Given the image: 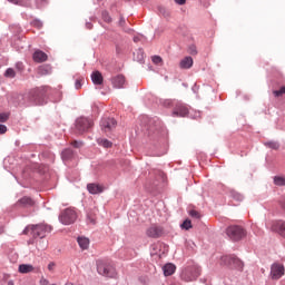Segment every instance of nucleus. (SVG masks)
I'll return each instance as SVG.
<instances>
[{
    "instance_id": "f257e3e1",
    "label": "nucleus",
    "mask_w": 285,
    "mask_h": 285,
    "mask_svg": "<svg viewBox=\"0 0 285 285\" xmlns=\"http://www.w3.org/2000/svg\"><path fill=\"white\" fill-rule=\"evenodd\" d=\"M96 266L98 274L102 275L104 277H116L117 275V269H115V266H112V264L106 259H98Z\"/></svg>"
},
{
    "instance_id": "f03ea898",
    "label": "nucleus",
    "mask_w": 285,
    "mask_h": 285,
    "mask_svg": "<svg viewBox=\"0 0 285 285\" xmlns=\"http://www.w3.org/2000/svg\"><path fill=\"white\" fill-rule=\"evenodd\" d=\"M202 275V268L197 265L187 266L181 273H180V279L183 282H195L197 277Z\"/></svg>"
},
{
    "instance_id": "7ed1b4c3",
    "label": "nucleus",
    "mask_w": 285,
    "mask_h": 285,
    "mask_svg": "<svg viewBox=\"0 0 285 285\" xmlns=\"http://www.w3.org/2000/svg\"><path fill=\"white\" fill-rule=\"evenodd\" d=\"M77 210L75 208H66L61 212L58 219L60 224H63V226H70V224H75L77 222Z\"/></svg>"
},
{
    "instance_id": "20e7f679",
    "label": "nucleus",
    "mask_w": 285,
    "mask_h": 285,
    "mask_svg": "<svg viewBox=\"0 0 285 285\" xmlns=\"http://www.w3.org/2000/svg\"><path fill=\"white\" fill-rule=\"evenodd\" d=\"M46 91L45 87L37 88L30 91L29 98L33 106H43L46 104Z\"/></svg>"
},
{
    "instance_id": "39448f33",
    "label": "nucleus",
    "mask_w": 285,
    "mask_h": 285,
    "mask_svg": "<svg viewBox=\"0 0 285 285\" xmlns=\"http://www.w3.org/2000/svg\"><path fill=\"white\" fill-rule=\"evenodd\" d=\"M52 232V226L46 224V223H40L37 225H31V235L35 239L39 237L40 239H43L48 233Z\"/></svg>"
},
{
    "instance_id": "423d86ee",
    "label": "nucleus",
    "mask_w": 285,
    "mask_h": 285,
    "mask_svg": "<svg viewBox=\"0 0 285 285\" xmlns=\"http://www.w3.org/2000/svg\"><path fill=\"white\" fill-rule=\"evenodd\" d=\"M220 264H224V266H230V268H236L237 271L244 269V262L235 255L223 256L220 258Z\"/></svg>"
},
{
    "instance_id": "0eeeda50",
    "label": "nucleus",
    "mask_w": 285,
    "mask_h": 285,
    "mask_svg": "<svg viewBox=\"0 0 285 285\" xmlns=\"http://www.w3.org/2000/svg\"><path fill=\"white\" fill-rule=\"evenodd\" d=\"M226 235L233 242H239V239L246 237V232L242 228V226L232 225L226 228Z\"/></svg>"
},
{
    "instance_id": "6e6552de",
    "label": "nucleus",
    "mask_w": 285,
    "mask_h": 285,
    "mask_svg": "<svg viewBox=\"0 0 285 285\" xmlns=\"http://www.w3.org/2000/svg\"><path fill=\"white\" fill-rule=\"evenodd\" d=\"M92 128V119L80 117L76 120V130L79 135H82V132H88Z\"/></svg>"
},
{
    "instance_id": "1a4fd4ad",
    "label": "nucleus",
    "mask_w": 285,
    "mask_h": 285,
    "mask_svg": "<svg viewBox=\"0 0 285 285\" xmlns=\"http://www.w3.org/2000/svg\"><path fill=\"white\" fill-rule=\"evenodd\" d=\"M170 104L175 106L173 110V117H186V115H188V107H186V105H184L183 102H173L170 100H167V105L170 106Z\"/></svg>"
},
{
    "instance_id": "9d476101",
    "label": "nucleus",
    "mask_w": 285,
    "mask_h": 285,
    "mask_svg": "<svg viewBox=\"0 0 285 285\" xmlns=\"http://www.w3.org/2000/svg\"><path fill=\"white\" fill-rule=\"evenodd\" d=\"M100 128L104 132H110L117 128V120H115V118H102L100 121Z\"/></svg>"
},
{
    "instance_id": "9b49d317",
    "label": "nucleus",
    "mask_w": 285,
    "mask_h": 285,
    "mask_svg": "<svg viewBox=\"0 0 285 285\" xmlns=\"http://www.w3.org/2000/svg\"><path fill=\"white\" fill-rule=\"evenodd\" d=\"M284 271H285V269H284V265L274 263V264L271 266L272 279H281L282 276L284 275Z\"/></svg>"
},
{
    "instance_id": "f8f14e48",
    "label": "nucleus",
    "mask_w": 285,
    "mask_h": 285,
    "mask_svg": "<svg viewBox=\"0 0 285 285\" xmlns=\"http://www.w3.org/2000/svg\"><path fill=\"white\" fill-rule=\"evenodd\" d=\"M35 204V199H32L30 196H24L18 199L16 206H18V208H32Z\"/></svg>"
},
{
    "instance_id": "ddd939ff",
    "label": "nucleus",
    "mask_w": 285,
    "mask_h": 285,
    "mask_svg": "<svg viewBox=\"0 0 285 285\" xmlns=\"http://www.w3.org/2000/svg\"><path fill=\"white\" fill-rule=\"evenodd\" d=\"M272 230L274 233H278L282 237H285V222L284 220H276L272 224Z\"/></svg>"
},
{
    "instance_id": "4468645a",
    "label": "nucleus",
    "mask_w": 285,
    "mask_h": 285,
    "mask_svg": "<svg viewBox=\"0 0 285 285\" xmlns=\"http://www.w3.org/2000/svg\"><path fill=\"white\" fill-rule=\"evenodd\" d=\"M164 235V229L161 227L153 226L147 229V237H151L153 239H157Z\"/></svg>"
},
{
    "instance_id": "2eb2a0df",
    "label": "nucleus",
    "mask_w": 285,
    "mask_h": 285,
    "mask_svg": "<svg viewBox=\"0 0 285 285\" xmlns=\"http://www.w3.org/2000/svg\"><path fill=\"white\" fill-rule=\"evenodd\" d=\"M111 83L114 88L121 89L126 86V77L124 75H118L111 78Z\"/></svg>"
},
{
    "instance_id": "dca6fc26",
    "label": "nucleus",
    "mask_w": 285,
    "mask_h": 285,
    "mask_svg": "<svg viewBox=\"0 0 285 285\" xmlns=\"http://www.w3.org/2000/svg\"><path fill=\"white\" fill-rule=\"evenodd\" d=\"M32 59L36 61V63H43V61H48V55L41 50H36Z\"/></svg>"
},
{
    "instance_id": "f3484780",
    "label": "nucleus",
    "mask_w": 285,
    "mask_h": 285,
    "mask_svg": "<svg viewBox=\"0 0 285 285\" xmlns=\"http://www.w3.org/2000/svg\"><path fill=\"white\" fill-rule=\"evenodd\" d=\"M193 57L187 56L184 59L180 60L179 62V69L180 70H190V68H193Z\"/></svg>"
},
{
    "instance_id": "a211bd4d",
    "label": "nucleus",
    "mask_w": 285,
    "mask_h": 285,
    "mask_svg": "<svg viewBox=\"0 0 285 285\" xmlns=\"http://www.w3.org/2000/svg\"><path fill=\"white\" fill-rule=\"evenodd\" d=\"M177 271V266L173 263H167L163 266V273L165 277H170V275H175V272Z\"/></svg>"
},
{
    "instance_id": "6ab92c4d",
    "label": "nucleus",
    "mask_w": 285,
    "mask_h": 285,
    "mask_svg": "<svg viewBox=\"0 0 285 285\" xmlns=\"http://www.w3.org/2000/svg\"><path fill=\"white\" fill-rule=\"evenodd\" d=\"M87 190H88V193H90V195H99V194L104 193V187H101L100 185H97L95 183H91V184L87 185Z\"/></svg>"
},
{
    "instance_id": "aec40b11",
    "label": "nucleus",
    "mask_w": 285,
    "mask_h": 285,
    "mask_svg": "<svg viewBox=\"0 0 285 285\" xmlns=\"http://www.w3.org/2000/svg\"><path fill=\"white\" fill-rule=\"evenodd\" d=\"M148 128L151 132H155V130H159V128H161V120H159V118L157 117L149 119Z\"/></svg>"
},
{
    "instance_id": "412c9836",
    "label": "nucleus",
    "mask_w": 285,
    "mask_h": 285,
    "mask_svg": "<svg viewBox=\"0 0 285 285\" xmlns=\"http://www.w3.org/2000/svg\"><path fill=\"white\" fill-rule=\"evenodd\" d=\"M62 161H70V159H75V150L72 148H66L61 153Z\"/></svg>"
},
{
    "instance_id": "4be33fe9",
    "label": "nucleus",
    "mask_w": 285,
    "mask_h": 285,
    "mask_svg": "<svg viewBox=\"0 0 285 285\" xmlns=\"http://www.w3.org/2000/svg\"><path fill=\"white\" fill-rule=\"evenodd\" d=\"M91 81L95 86H101L104 83V76L99 71L91 73Z\"/></svg>"
},
{
    "instance_id": "5701e85b",
    "label": "nucleus",
    "mask_w": 285,
    "mask_h": 285,
    "mask_svg": "<svg viewBox=\"0 0 285 285\" xmlns=\"http://www.w3.org/2000/svg\"><path fill=\"white\" fill-rule=\"evenodd\" d=\"M77 242L82 250H88V247L90 246V239L86 237H78Z\"/></svg>"
},
{
    "instance_id": "b1692460",
    "label": "nucleus",
    "mask_w": 285,
    "mask_h": 285,
    "mask_svg": "<svg viewBox=\"0 0 285 285\" xmlns=\"http://www.w3.org/2000/svg\"><path fill=\"white\" fill-rule=\"evenodd\" d=\"M18 271L22 274L32 273V271H35V266H32L31 264H21L19 265Z\"/></svg>"
},
{
    "instance_id": "393cba45",
    "label": "nucleus",
    "mask_w": 285,
    "mask_h": 285,
    "mask_svg": "<svg viewBox=\"0 0 285 285\" xmlns=\"http://www.w3.org/2000/svg\"><path fill=\"white\" fill-rule=\"evenodd\" d=\"M264 146H266V148H271V150H279V142L275 140L266 141L264 142Z\"/></svg>"
},
{
    "instance_id": "a878e982",
    "label": "nucleus",
    "mask_w": 285,
    "mask_h": 285,
    "mask_svg": "<svg viewBox=\"0 0 285 285\" xmlns=\"http://www.w3.org/2000/svg\"><path fill=\"white\" fill-rule=\"evenodd\" d=\"M229 193L232 199H234L235 202H244V195L239 194V191H235L234 189H232Z\"/></svg>"
},
{
    "instance_id": "bb28decb",
    "label": "nucleus",
    "mask_w": 285,
    "mask_h": 285,
    "mask_svg": "<svg viewBox=\"0 0 285 285\" xmlns=\"http://www.w3.org/2000/svg\"><path fill=\"white\" fill-rule=\"evenodd\" d=\"M98 145L102 146L104 148H111L112 147V142L106 138H99L98 140Z\"/></svg>"
},
{
    "instance_id": "cd10ccee",
    "label": "nucleus",
    "mask_w": 285,
    "mask_h": 285,
    "mask_svg": "<svg viewBox=\"0 0 285 285\" xmlns=\"http://www.w3.org/2000/svg\"><path fill=\"white\" fill-rule=\"evenodd\" d=\"M134 59L139 63H144V50L139 49L137 52H134Z\"/></svg>"
},
{
    "instance_id": "c85d7f7f",
    "label": "nucleus",
    "mask_w": 285,
    "mask_h": 285,
    "mask_svg": "<svg viewBox=\"0 0 285 285\" xmlns=\"http://www.w3.org/2000/svg\"><path fill=\"white\" fill-rule=\"evenodd\" d=\"M274 184H275V186H285V177L284 176H275Z\"/></svg>"
},
{
    "instance_id": "c756f323",
    "label": "nucleus",
    "mask_w": 285,
    "mask_h": 285,
    "mask_svg": "<svg viewBox=\"0 0 285 285\" xmlns=\"http://www.w3.org/2000/svg\"><path fill=\"white\" fill-rule=\"evenodd\" d=\"M46 248H48V240H46V239L39 240L37 244V249L46 250Z\"/></svg>"
},
{
    "instance_id": "7c9ffc66",
    "label": "nucleus",
    "mask_w": 285,
    "mask_h": 285,
    "mask_svg": "<svg viewBox=\"0 0 285 285\" xmlns=\"http://www.w3.org/2000/svg\"><path fill=\"white\" fill-rule=\"evenodd\" d=\"M4 77H8L9 79H14V77H17V72H14V69L8 68L4 72Z\"/></svg>"
},
{
    "instance_id": "2f4dec72",
    "label": "nucleus",
    "mask_w": 285,
    "mask_h": 285,
    "mask_svg": "<svg viewBox=\"0 0 285 285\" xmlns=\"http://www.w3.org/2000/svg\"><path fill=\"white\" fill-rule=\"evenodd\" d=\"M101 17L106 23L112 22V18L110 17V13L108 11H102Z\"/></svg>"
},
{
    "instance_id": "473e14b6",
    "label": "nucleus",
    "mask_w": 285,
    "mask_h": 285,
    "mask_svg": "<svg viewBox=\"0 0 285 285\" xmlns=\"http://www.w3.org/2000/svg\"><path fill=\"white\" fill-rule=\"evenodd\" d=\"M8 119H10L9 112H0V124H6Z\"/></svg>"
},
{
    "instance_id": "72a5a7b5",
    "label": "nucleus",
    "mask_w": 285,
    "mask_h": 285,
    "mask_svg": "<svg viewBox=\"0 0 285 285\" xmlns=\"http://www.w3.org/2000/svg\"><path fill=\"white\" fill-rule=\"evenodd\" d=\"M181 228H184L185 230H190V228H193V224L190 223L189 219L184 220V223L181 224Z\"/></svg>"
},
{
    "instance_id": "f704fd0d",
    "label": "nucleus",
    "mask_w": 285,
    "mask_h": 285,
    "mask_svg": "<svg viewBox=\"0 0 285 285\" xmlns=\"http://www.w3.org/2000/svg\"><path fill=\"white\" fill-rule=\"evenodd\" d=\"M188 52H189V55H191V56L195 57V55H197V46H195V45H189V46H188Z\"/></svg>"
},
{
    "instance_id": "c9c22d12",
    "label": "nucleus",
    "mask_w": 285,
    "mask_h": 285,
    "mask_svg": "<svg viewBox=\"0 0 285 285\" xmlns=\"http://www.w3.org/2000/svg\"><path fill=\"white\" fill-rule=\"evenodd\" d=\"M32 26H35V28H43V22L39 19H35Z\"/></svg>"
},
{
    "instance_id": "e433bc0d",
    "label": "nucleus",
    "mask_w": 285,
    "mask_h": 285,
    "mask_svg": "<svg viewBox=\"0 0 285 285\" xmlns=\"http://www.w3.org/2000/svg\"><path fill=\"white\" fill-rule=\"evenodd\" d=\"M139 41H146V38L142 35L135 36L134 42L139 43Z\"/></svg>"
},
{
    "instance_id": "4c0bfd02",
    "label": "nucleus",
    "mask_w": 285,
    "mask_h": 285,
    "mask_svg": "<svg viewBox=\"0 0 285 285\" xmlns=\"http://www.w3.org/2000/svg\"><path fill=\"white\" fill-rule=\"evenodd\" d=\"M285 94V87H282L279 90L274 91V96L282 97Z\"/></svg>"
},
{
    "instance_id": "58836bf2",
    "label": "nucleus",
    "mask_w": 285,
    "mask_h": 285,
    "mask_svg": "<svg viewBox=\"0 0 285 285\" xmlns=\"http://www.w3.org/2000/svg\"><path fill=\"white\" fill-rule=\"evenodd\" d=\"M151 61H153V63L159 65V63H161L163 59L159 56H154L151 58Z\"/></svg>"
},
{
    "instance_id": "ea45409f",
    "label": "nucleus",
    "mask_w": 285,
    "mask_h": 285,
    "mask_svg": "<svg viewBox=\"0 0 285 285\" xmlns=\"http://www.w3.org/2000/svg\"><path fill=\"white\" fill-rule=\"evenodd\" d=\"M8 132V127L3 124H0V135H6Z\"/></svg>"
},
{
    "instance_id": "a19ab883",
    "label": "nucleus",
    "mask_w": 285,
    "mask_h": 285,
    "mask_svg": "<svg viewBox=\"0 0 285 285\" xmlns=\"http://www.w3.org/2000/svg\"><path fill=\"white\" fill-rule=\"evenodd\" d=\"M81 81H83V78L82 79H77L76 81H75V88H76V90H79L80 88H81Z\"/></svg>"
},
{
    "instance_id": "79ce46f5",
    "label": "nucleus",
    "mask_w": 285,
    "mask_h": 285,
    "mask_svg": "<svg viewBox=\"0 0 285 285\" xmlns=\"http://www.w3.org/2000/svg\"><path fill=\"white\" fill-rule=\"evenodd\" d=\"M71 146H73V148H81V146H83V142L76 140V141L71 142Z\"/></svg>"
},
{
    "instance_id": "37998d69",
    "label": "nucleus",
    "mask_w": 285,
    "mask_h": 285,
    "mask_svg": "<svg viewBox=\"0 0 285 285\" xmlns=\"http://www.w3.org/2000/svg\"><path fill=\"white\" fill-rule=\"evenodd\" d=\"M190 217H195V219H199V212L197 210H190L189 212Z\"/></svg>"
},
{
    "instance_id": "c03bdc74",
    "label": "nucleus",
    "mask_w": 285,
    "mask_h": 285,
    "mask_svg": "<svg viewBox=\"0 0 285 285\" xmlns=\"http://www.w3.org/2000/svg\"><path fill=\"white\" fill-rule=\"evenodd\" d=\"M28 233H32V225H28V226L22 230V235H28Z\"/></svg>"
},
{
    "instance_id": "a18cd8bd",
    "label": "nucleus",
    "mask_w": 285,
    "mask_h": 285,
    "mask_svg": "<svg viewBox=\"0 0 285 285\" xmlns=\"http://www.w3.org/2000/svg\"><path fill=\"white\" fill-rule=\"evenodd\" d=\"M87 224H95V216L87 214Z\"/></svg>"
},
{
    "instance_id": "49530a36",
    "label": "nucleus",
    "mask_w": 285,
    "mask_h": 285,
    "mask_svg": "<svg viewBox=\"0 0 285 285\" xmlns=\"http://www.w3.org/2000/svg\"><path fill=\"white\" fill-rule=\"evenodd\" d=\"M279 206H281L282 210H284V213H285V196H283V197L281 198V200H279Z\"/></svg>"
},
{
    "instance_id": "de8ad7c7",
    "label": "nucleus",
    "mask_w": 285,
    "mask_h": 285,
    "mask_svg": "<svg viewBox=\"0 0 285 285\" xmlns=\"http://www.w3.org/2000/svg\"><path fill=\"white\" fill-rule=\"evenodd\" d=\"M16 68L21 72V70H23V62H17Z\"/></svg>"
},
{
    "instance_id": "09e8293b",
    "label": "nucleus",
    "mask_w": 285,
    "mask_h": 285,
    "mask_svg": "<svg viewBox=\"0 0 285 285\" xmlns=\"http://www.w3.org/2000/svg\"><path fill=\"white\" fill-rule=\"evenodd\" d=\"M175 3H177V6H185L186 4V0H174Z\"/></svg>"
},
{
    "instance_id": "8fccbe9b",
    "label": "nucleus",
    "mask_w": 285,
    "mask_h": 285,
    "mask_svg": "<svg viewBox=\"0 0 285 285\" xmlns=\"http://www.w3.org/2000/svg\"><path fill=\"white\" fill-rule=\"evenodd\" d=\"M48 271H55V263L53 262L48 264Z\"/></svg>"
},
{
    "instance_id": "3c124183",
    "label": "nucleus",
    "mask_w": 285,
    "mask_h": 285,
    "mask_svg": "<svg viewBox=\"0 0 285 285\" xmlns=\"http://www.w3.org/2000/svg\"><path fill=\"white\" fill-rule=\"evenodd\" d=\"M49 284H50V282H48V279H46V278H42L40 281V285H49Z\"/></svg>"
},
{
    "instance_id": "603ef678",
    "label": "nucleus",
    "mask_w": 285,
    "mask_h": 285,
    "mask_svg": "<svg viewBox=\"0 0 285 285\" xmlns=\"http://www.w3.org/2000/svg\"><path fill=\"white\" fill-rule=\"evenodd\" d=\"M119 24L120 26H125L126 24V19L124 17H120Z\"/></svg>"
},
{
    "instance_id": "864d4df0",
    "label": "nucleus",
    "mask_w": 285,
    "mask_h": 285,
    "mask_svg": "<svg viewBox=\"0 0 285 285\" xmlns=\"http://www.w3.org/2000/svg\"><path fill=\"white\" fill-rule=\"evenodd\" d=\"M86 29L92 30V22H86Z\"/></svg>"
},
{
    "instance_id": "5fc2aeb1",
    "label": "nucleus",
    "mask_w": 285,
    "mask_h": 285,
    "mask_svg": "<svg viewBox=\"0 0 285 285\" xmlns=\"http://www.w3.org/2000/svg\"><path fill=\"white\" fill-rule=\"evenodd\" d=\"M40 70L42 71V75H48V70L46 69V67L40 68Z\"/></svg>"
},
{
    "instance_id": "6e6d98bb",
    "label": "nucleus",
    "mask_w": 285,
    "mask_h": 285,
    "mask_svg": "<svg viewBox=\"0 0 285 285\" xmlns=\"http://www.w3.org/2000/svg\"><path fill=\"white\" fill-rule=\"evenodd\" d=\"M193 91H194V92H197V85H195V86L193 87Z\"/></svg>"
},
{
    "instance_id": "4d7b16f0",
    "label": "nucleus",
    "mask_w": 285,
    "mask_h": 285,
    "mask_svg": "<svg viewBox=\"0 0 285 285\" xmlns=\"http://www.w3.org/2000/svg\"><path fill=\"white\" fill-rule=\"evenodd\" d=\"M11 3H19V0H9Z\"/></svg>"
},
{
    "instance_id": "13d9d810",
    "label": "nucleus",
    "mask_w": 285,
    "mask_h": 285,
    "mask_svg": "<svg viewBox=\"0 0 285 285\" xmlns=\"http://www.w3.org/2000/svg\"><path fill=\"white\" fill-rule=\"evenodd\" d=\"M8 285H14V282L9 281V282H8Z\"/></svg>"
},
{
    "instance_id": "bf43d9fd",
    "label": "nucleus",
    "mask_w": 285,
    "mask_h": 285,
    "mask_svg": "<svg viewBox=\"0 0 285 285\" xmlns=\"http://www.w3.org/2000/svg\"><path fill=\"white\" fill-rule=\"evenodd\" d=\"M142 3H148V0H140Z\"/></svg>"
},
{
    "instance_id": "052dcab7",
    "label": "nucleus",
    "mask_w": 285,
    "mask_h": 285,
    "mask_svg": "<svg viewBox=\"0 0 285 285\" xmlns=\"http://www.w3.org/2000/svg\"><path fill=\"white\" fill-rule=\"evenodd\" d=\"M1 233H3V229H0V235H1Z\"/></svg>"
},
{
    "instance_id": "680f3d73",
    "label": "nucleus",
    "mask_w": 285,
    "mask_h": 285,
    "mask_svg": "<svg viewBox=\"0 0 285 285\" xmlns=\"http://www.w3.org/2000/svg\"><path fill=\"white\" fill-rule=\"evenodd\" d=\"M90 19H91V21H92V20L95 19V17H91Z\"/></svg>"
}]
</instances>
